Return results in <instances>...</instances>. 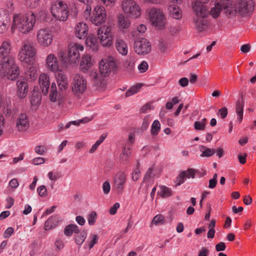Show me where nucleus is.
<instances>
[{
	"instance_id": "1",
	"label": "nucleus",
	"mask_w": 256,
	"mask_h": 256,
	"mask_svg": "<svg viewBox=\"0 0 256 256\" xmlns=\"http://www.w3.org/2000/svg\"><path fill=\"white\" fill-rule=\"evenodd\" d=\"M58 91L56 84H52L50 88L49 98L52 102H58V105H61L64 102L66 96V90L68 88V80L62 70L58 71L56 75Z\"/></svg>"
},
{
	"instance_id": "2",
	"label": "nucleus",
	"mask_w": 256,
	"mask_h": 256,
	"mask_svg": "<svg viewBox=\"0 0 256 256\" xmlns=\"http://www.w3.org/2000/svg\"><path fill=\"white\" fill-rule=\"evenodd\" d=\"M36 21V16L34 12H30L25 14H14L11 27L14 32L16 28L22 34L29 32L33 29Z\"/></svg>"
},
{
	"instance_id": "3",
	"label": "nucleus",
	"mask_w": 256,
	"mask_h": 256,
	"mask_svg": "<svg viewBox=\"0 0 256 256\" xmlns=\"http://www.w3.org/2000/svg\"><path fill=\"white\" fill-rule=\"evenodd\" d=\"M19 74V68L16 65L14 58L12 56L2 58L0 60V76L14 80Z\"/></svg>"
},
{
	"instance_id": "4",
	"label": "nucleus",
	"mask_w": 256,
	"mask_h": 256,
	"mask_svg": "<svg viewBox=\"0 0 256 256\" xmlns=\"http://www.w3.org/2000/svg\"><path fill=\"white\" fill-rule=\"evenodd\" d=\"M84 46L82 45L70 43L65 52L60 51L58 54L60 61L64 64H76L80 58V51H82Z\"/></svg>"
},
{
	"instance_id": "5",
	"label": "nucleus",
	"mask_w": 256,
	"mask_h": 256,
	"mask_svg": "<svg viewBox=\"0 0 256 256\" xmlns=\"http://www.w3.org/2000/svg\"><path fill=\"white\" fill-rule=\"evenodd\" d=\"M148 15L152 24L156 28L162 30L165 28L166 18L160 10L152 8L148 12Z\"/></svg>"
},
{
	"instance_id": "6",
	"label": "nucleus",
	"mask_w": 256,
	"mask_h": 256,
	"mask_svg": "<svg viewBox=\"0 0 256 256\" xmlns=\"http://www.w3.org/2000/svg\"><path fill=\"white\" fill-rule=\"evenodd\" d=\"M71 84L72 92L78 96L82 94L86 89V79L78 74L74 76Z\"/></svg>"
},
{
	"instance_id": "7",
	"label": "nucleus",
	"mask_w": 256,
	"mask_h": 256,
	"mask_svg": "<svg viewBox=\"0 0 256 256\" xmlns=\"http://www.w3.org/2000/svg\"><path fill=\"white\" fill-rule=\"evenodd\" d=\"M118 66L114 58L112 56L102 59L99 63V69L102 76H108L112 72L117 69Z\"/></svg>"
},
{
	"instance_id": "8",
	"label": "nucleus",
	"mask_w": 256,
	"mask_h": 256,
	"mask_svg": "<svg viewBox=\"0 0 256 256\" xmlns=\"http://www.w3.org/2000/svg\"><path fill=\"white\" fill-rule=\"evenodd\" d=\"M36 52L34 46L30 44H25L19 52V60L22 62L30 64L34 60Z\"/></svg>"
},
{
	"instance_id": "9",
	"label": "nucleus",
	"mask_w": 256,
	"mask_h": 256,
	"mask_svg": "<svg viewBox=\"0 0 256 256\" xmlns=\"http://www.w3.org/2000/svg\"><path fill=\"white\" fill-rule=\"evenodd\" d=\"M51 12L54 17L62 21L66 20L68 16L67 6L62 2L53 4L51 6Z\"/></svg>"
},
{
	"instance_id": "10",
	"label": "nucleus",
	"mask_w": 256,
	"mask_h": 256,
	"mask_svg": "<svg viewBox=\"0 0 256 256\" xmlns=\"http://www.w3.org/2000/svg\"><path fill=\"white\" fill-rule=\"evenodd\" d=\"M122 6L123 10L130 18H136L141 14L140 6L132 0H124Z\"/></svg>"
},
{
	"instance_id": "11",
	"label": "nucleus",
	"mask_w": 256,
	"mask_h": 256,
	"mask_svg": "<svg viewBox=\"0 0 256 256\" xmlns=\"http://www.w3.org/2000/svg\"><path fill=\"white\" fill-rule=\"evenodd\" d=\"M252 0H240L236 4L238 13L242 16H249L254 10Z\"/></svg>"
},
{
	"instance_id": "12",
	"label": "nucleus",
	"mask_w": 256,
	"mask_h": 256,
	"mask_svg": "<svg viewBox=\"0 0 256 256\" xmlns=\"http://www.w3.org/2000/svg\"><path fill=\"white\" fill-rule=\"evenodd\" d=\"M134 49L136 54L144 55L150 51L151 45L146 39L138 38L134 42Z\"/></svg>"
},
{
	"instance_id": "13",
	"label": "nucleus",
	"mask_w": 256,
	"mask_h": 256,
	"mask_svg": "<svg viewBox=\"0 0 256 256\" xmlns=\"http://www.w3.org/2000/svg\"><path fill=\"white\" fill-rule=\"evenodd\" d=\"M36 36L40 44L44 47L50 46L52 44L53 39L52 32L47 28H42L38 30Z\"/></svg>"
},
{
	"instance_id": "14",
	"label": "nucleus",
	"mask_w": 256,
	"mask_h": 256,
	"mask_svg": "<svg viewBox=\"0 0 256 256\" xmlns=\"http://www.w3.org/2000/svg\"><path fill=\"white\" fill-rule=\"evenodd\" d=\"M106 12L102 6L95 8L93 15L91 16V22L96 26H100L104 23L106 20Z\"/></svg>"
},
{
	"instance_id": "15",
	"label": "nucleus",
	"mask_w": 256,
	"mask_h": 256,
	"mask_svg": "<svg viewBox=\"0 0 256 256\" xmlns=\"http://www.w3.org/2000/svg\"><path fill=\"white\" fill-rule=\"evenodd\" d=\"M224 12L228 17L235 16L238 12L236 5L233 4L232 0H220Z\"/></svg>"
},
{
	"instance_id": "16",
	"label": "nucleus",
	"mask_w": 256,
	"mask_h": 256,
	"mask_svg": "<svg viewBox=\"0 0 256 256\" xmlns=\"http://www.w3.org/2000/svg\"><path fill=\"white\" fill-rule=\"evenodd\" d=\"M126 180V175L123 172L118 173L114 178L113 188L118 192H122L124 187Z\"/></svg>"
},
{
	"instance_id": "17",
	"label": "nucleus",
	"mask_w": 256,
	"mask_h": 256,
	"mask_svg": "<svg viewBox=\"0 0 256 256\" xmlns=\"http://www.w3.org/2000/svg\"><path fill=\"white\" fill-rule=\"evenodd\" d=\"M16 127L18 131L24 132L29 127V120L26 114L18 115L16 122Z\"/></svg>"
},
{
	"instance_id": "18",
	"label": "nucleus",
	"mask_w": 256,
	"mask_h": 256,
	"mask_svg": "<svg viewBox=\"0 0 256 256\" xmlns=\"http://www.w3.org/2000/svg\"><path fill=\"white\" fill-rule=\"evenodd\" d=\"M192 10L195 14L194 17L208 16L210 14L204 4L195 2L192 6Z\"/></svg>"
},
{
	"instance_id": "19",
	"label": "nucleus",
	"mask_w": 256,
	"mask_h": 256,
	"mask_svg": "<svg viewBox=\"0 0 256 256\" xmlns=\"http://www.w3.org/2000/svg\"><path fill=\"white\" fill-rule=\"evenodd\" d=\"M16 95L20 98L26 97L28 90V84L25 82L24 78H20V80L16 82Z\"/></svg>"
},
{
	"instance_id": "20",
	"label": "nucleus",
	"mask_w": 256,
	"mask_h": 256,
	"mask_svg": "<svg viewBox=\"0 0 256 256\" xmlns=\"http://www.w3.org/2000/svg\"><path fill=\"white\" fill-rule=\"evenodd\" d=\"M46 64L48 70L52 72L59 71V64L56 57L54 54H50L46 58Z\"/></svg>"
},
{
	"instance_id": "21",
	"label": "nucleus",
	"mask_w": 256,
	"mask_h": 256,
	"mask_svg": "<svg viewBox=\"0 0 256 256\" xmlns=\"http://www.w3.org/2000/svg\"><path fill=\"white\" fill-rule=\"evenodd\" d=\"M208 16L194 17V22L196 30L202 32L206 30L208 26V21L206 19Z\"/></svg>"
},
{
	"instance_id": "22",
	"label": "nucleus",
	"mask_w": 256,
	"mask_h": 256,
	"mask_svg": "<svg viewBox=\"0 0 256 256\" xmlns=\"http://www.w3.org/2000/svg\"><path fill=\"white\" fill-rule=\"evenodd\" d=\"M39 84L42 93L46 95L50 86L49 76L46 74H42L39 76Z\"/></svg>"
},
{
	"instance_id": "23",
	"label": "nucleus",
	"mask_w": 256,
	"mask_h": 256,
	"mask_svg": "<svg viewBox=\"0 0 256 256\" xmlns=\"http://www.w3.org/2000/svg\"><path fill=\"white\" fill-rule=\"evenodd\" d=\"M10 18L4 10H0V34H4L8 29Z\"/></svg>"
},
{
	"instance_id": "24",
	"label": "nucleus",
	"mask_w": 256,
	"mask_h": 256,
	"mask_svg": "<svg viewBox=\"0 0 256 256\" xmlns=\"http://www.w3.org/2000/svg\"><path fill=\"white\" fill-rule=\"evenodd\" d=\"M88 27L84 22L78 23L75 28L76 36L80 39L84 38L88 34Z\"/></svg>"
},
{
	"instance_id": "25",
	"label": "nucleus",
	"mask_w": 256,
	"mask_h": 256,
	"mask_svg": "<svg viewBox=\"0 0 256 256\" xmlns=\"http://www.w3.org/2000/svg\"><path fill=\"white\" fill-rule=\"evenodd\" d=\"M136 58L134 56L130 55L123 62L122 67L124 70L132 72L135 68Z\"/></svg>"
},
{
	"instance_id": "26",
	"label": "nucleus",
	"mask_w": 256,
	"mask_h": 256,
	"mask_svg": "<svg viewBox=\"0 0 256 256\" xmlns=\"http://www.w3.org/2000/svg\"><path fill=\"white\" fill-rule=\"evenodd\" d=\"M91 66V56L88 54L83 56L80 64V69L84 72H86L90 68Z\"/></svg>"
},
{
	"instance_id": "27",
	"label": "nucleus",
	"mask_w": 256,
	"mask_h": 256,
	"mask_svg": "<svg viewBox=\"0 0 256 256\" xmlns=\"http://www.w3.org/2000/svg\"><path fill=\"white\" fill-rule=\"evenodd\" d=\"M103 32L104 30L102 29H98V36L100 40V42L104 46H110L112 44V38L108 37L106 36V38L104 39V36H103Z\"/></svg>"
},
{
	"instance_id": "28",
	"label": "nucleus",
	"mask_w": 256,
	"mask_h": 256,
	"mask_svg": "<svg viewBox=\"0 0 256 256\" xmlns=\"http://www.w3.org/2000/svg\"><path fill=\"white\" fill-rule=\"evenodd\" d=\"M244 107V100L243 96L241 95V98L236 102V112L238 116V120L240 123L243 118V110Z\"/></svg>"
},
{
	"instance_id": "29",
	"label": "nucleus",
	"mask_w": 256,
	"mask_h": 256,
	"mask_svg": "<svg viewBox=\"0 0 256 256\" xmlns=\"http://www.w3.org/2000/svg\"><path fill=\"white\" fill-rule=\"evenodd\" d=\"M116 46L118 51L122 55L125 56L128 53V46L125 41L121 39H118L116 41Z\"/></svg>"
},
{
	"instance_id": "30",
	"label": "nucleus",
	"mask_w": 256,
	"mask_h": 256,
	"mask_svg": "<svg viewBox=\"0 0 256 256\" xmlns=\"http://www.w3.org/2000/svg\"><path fill=\"white\" fill-rule=\"evenodd\" d=\"M170 15L172 18L176 19H180L182 18V12L180 8L178 6H170L169 8Z\"/></svg>"
},
{
	"instance_id": "31",
	"label": "nucleus",
	"mask_w": 256,
	"mask_h": 256,
	"mask_svg": "<svg viewBox=\"0 0 256 256\" xmlns=\"http://www.w3.org/2000/svg\"><path fill=\"white\" fill-rule=\"evenodd\" d=\"M10 50V43L7 41H4L0 46V57L11 56L8 54Z\"/></svg>"
},
{
	"instance_id": "32",
	"label": "nucleus",
	"mask_w": 256,
	"mask_h": 256,
	"mask_svg": "<svg viewBox=\"0 0 256 256\" xmlns=\"http://www.w3.org/2000/svg\"><path fill=\"white\" fill-rule=\"evenodd\" d=\"M86 44L87 46H89L93 50H96L98 48V42L97 38L94 34L88 36L86 40Z\"/></svg>"
},
{
	"instance_id": "33",
	"label": "nucleus",
	"mask_w": 256,
	"mask_h": 256,
	"mask_svg": "<svg viewBox=\"0 0 256 256\" xmlns=\"http://www.w3.org/2000/svg\"><path fill=\"white\" fill-rule=\"evenodd\" d=\"M28 65V67L27 68V70L25 72L26 77L31 80H34L37 78L36 68L31 64Z\"/></svg>"
},
{
	"instance_id": "34",
	"label": "nucleus",
	"mask_w": 256,
	"mask_h": 256,
	"mask_svg": "<svg viewBox=\"0 0 256 256\" xmlns=\"http://www.w3.org/2000/svg\"><path fill=\"white\" fill-rule=\"evenodd\" d=\"M74 232L75 234L79 232L78 228L76 224H69L64 228V234L66 236H71Z\"/></svg>"
},
{
	"instance_id": "35",
	"label": "nucleus",
	"mask_w": 256,
	"mask_h": 256,
	"mask_svg": "<svg viewBox=\"0 0 256 256\" xmlns=\"http://www.w3.org/2000/svg\"><path fill=\"white\" fill-rule=\"evenodd\" d=\"M200 150L202 152L200 154V156L202 157H210L213 156L216 152L214 149H210L204 146H201L200 148Z\"/></svg>"
},
{
	"instance_id": "36",
	"label": "nucleus",
	"mask_w": 256,
	"mask_h": 256,
	"mask_svg": "<svg viewBox=\"0 0 256 256\" xmlns=\"http://www.w3.org/2000/svg\"><path fill=\"white\" fill-rule=\"evenodd\" d=\"M118 24L122 28H128L130 24V20L127 18H124L122 14L118 16Z\"/></svg>"
},
{
	"instance_id": "37",
	"label": "nucleus",
	"mask_w": 256,
	"mask_h": 256,
	"mask_svg": "<svg viewBox=\"0 0 256 256\" xmlns=\"http://www.w3.org/2000/svg\"><path fill=\"white\" fill-rule=\"evenodd\" d=\"M222 10V8L221 4V2H220L217 3L215 5L214 7L212 8L210 11V14L214 18H216L219 16L220 12Z\"/></svg>"
},
{
	"instance_id": "38",
	"label": "nucleus",
	"mask_w": 256,
	"mask_h": 256,
	"mask_svg": "<svg viewBox=\"0 0 256 256\" xmlns=\"http://www.w3.org/2000/svg\"><path fill=\"white\" fill-rule=\"evenodd\" d=\"M57 222V218L56 216H52L49 218L44 223V229L48 230L54 227Z\"/></svg>"
},
{
	"instance_id": "39",
	"label": "nucleus",
	"mask_w": 256,
	"mask_h": 256,
	"mask_svg": "<svg viewBox=\"0 0 256 256\" xmlns=\"http://www.w3.org/2000/svg\"><path fill=\"white\" fill-rule=\"evenodd\" d=\"M160 191L158 192V194L162 198H168L172 196V190L166 186H160Z\"/></svg>"
},
{
	"instance_id": "40",
	"label": "nucleus",
	"mask_w": 256,
	"mask_h": 256,
	"mask_svg": "<svg viewBox=\"0 0 256 256\" xmlns=\"http://www.w3.org/2000/svg\"><path fill=\"white\" fill-rule=\"evenodd\" d=\"M87 236V232L86 230H83L81 232H78L76 236L75 241L77 244L82 245L84 242Z\"/></svg>"
},
{
	"instance_id": "41",
	"label": "nucleus",
	"mask_w": 256,
	"mask_h": 256,
	"mask_svg": "<svg viewBox=\"0 0 256 256\" xmlns=\"http://www.w3.org/2000/svg\"><path fill=\"white\" fill-rule=\"evenodd\" d=\"M41 96L38 92L34 89L32 95L31 96L30 102L32 105H36L40 103Z\"/></svg>"
},
{
	"instance_id": "42",
	"label": "nucleus",
	"mask_w": 256,
	"mask_h": 256,
	"mask_svg": "<svg viewBox=\"0 0 256 256\" xmlns=\"http://www.w3.org/2000/svg\"><path fill=\"white\" fill-rule=\"evenodd\" d=\"M165 222L164 217L162 214H158L154 218L152 221L151 225L152 224L155 225L163 224Z\"/></svg>"
},
{
	"instance_id": "43",
	"label": "nucleus",
	"mask_w": 256,
	"mask_h": 256,
	"mask_svg": "<svg viewBox=\"0 0 256 256\" xmlns=\"http://www.w3.org/2000/svg\"><path fill=\"white\" fill-rule=\"evenodd\" d=\"M160 129V124L158 120H154L152 126L151 134L152 135H157Z\"/></svg>"
},
{
	"instance_id": "44",
	"label": "nucleus",
	"mask_w": 256,
	"mask_h": 256,
	"mask_svg": "<svg viewBox=\"0 0 256 256\" xmlns=\"http://www.w3.org/2000/svg\"><path fill=\"white\" fill-rule=\"evenodd\" d=\"M142 87V84H136L132 86L126 93V96H130L138 92Z\"/></svg>"
},
{
	"instance_id": "45",
	"label": "nucleus",
	"mask_w": 256,
	"mask_h": 256,
	"mask_svg": "<svg viewBox=\"0 0 256 256\" xmlns=\"http://www.w3.org/2000/svg\"><path fill=\"white\" fill-rule=\"evenodd\" d=\"M90 76L95 85H98L101 81V76L96 70H92L90 72Z\"/></svg>"
},
{
	"instance_id": "46",
	"label": "nucleus",
	"mask_w": 256,
	"mask_h": 256,
	"mask_svg": "<svg viewBox=\"0 0 256 256\" xmlns=\"http://www.w3.org/2000/svg\"><path fill=\"white\" fill-rule=\"evenodd\" d=\"M186 171L182 172L176 177L175 181L176 186H180L184 182V180L186 178Z\"/></svg>"
},
{
	"instance_id": "47",
	"label": "nucleus",
	"mask_w": 256,
	"mask_h": 256,
	"mask_svg": "<svg viewBox=\"0 0 256 256\" xmlns=\"http://www.w3.org/2000/svg\"><path fill=\"white\" fill-rule=\"evenodd\" d=\"M97 218V214L96 213L94 212H91L88 215V224L90 226L94 225L96 221Z\"/></svg>"
},
{
	"instance_id": "48",
	"label": "nucleus",
	"mask_w": 256,
	"mask_h": 256,
	"mask_svg": "<svg viewBox=\"0 0 256 256\" xmlns=\"http://www.w3.org/2000/svg\"><path fill=\"white\" fill-rule=\"evenodd\" d=\"M4 8L8 12H12L14 7V2L12 0H6L4 2Z\"/></svg>"
},
{
	"instance_id": "49",
	"label": "nucleus",
	"mask_w": 256,
	"mask_h": 256,
	"mask_svg": "<svg viewBox=\"0 0 256 256\" xmlns=\"http://www.w3.org/2000/svg\"><path fill=\"white\" fill-rule=\"evenodd\" d=\"M37 192L40 196L44 197L47 196V189L44 186H40L37 189Z\"/></svg>"
},
{
	"instance_id": "50",
	"label": "nucleus",
	"mask_w": 256,
	"mask_h": 256,
	"mask_svg": "<svg viewBox=\"0 0 256 256\" xmlns=\"http://www.w3.org/2000/svg\"><path fill=\"white\" fill-rule=\"evenodd\" d=\"M148 68V63L144 60L142 61L140 64L138 66V69L140 71V72H145Z\"/></svg>"
},
{
	"instance_id": "51",
	"label": "nucleus",
	"mask_w": 256,
	"mask_h": 256,
	"mask_svg": "<svg viewBox=\"0 0 256 256\" xmlns=\"http://www.w3.org/2000/svg\"><path fill=\"white\" fill-rule=\"evenodd\" d=\"M48 176L50 180H55L61 176V174L59 172L53 173L52 172L48 174Z\"/></svg>"
},
{
	"instance_id": "52",
	"label": "nucleus",
	"mask_w": 256,
	"mask_h": 256,
	"mask_svg": "<svg viewBox=\"0 0 256 256\" xmlns=\"http://www.w3.org/2000/svg\"><path fill=\"white\" fill-rule=\"evenodd\" d=\"M46 150V148L42 146H38L35 148L36 152L40 155H43Z\"/></svg>"
},
{
	"instance_id": "53",
	"label": "nucleus",
	"mask_w": 256,
	"mask_h": 256,
	"mask_svg": "<svg viewBox=\"0 0 256 256\" xmlns=\"http://www.w3.org/2000/svg\"><path fill=\"white\" fill-rule=\"evenodd\" d=\"M186 171V178H194L195 177L196 172H197L194 168H188Z\"/></svg>"
},
{
	"instance_id": "54",
	"label": "nucleus",
	"mask_w": 256,
	"mask_h": 256,
	"mask_svg": "<svg viewBox=\"0 0 256 256\" xmlns=\"http://www.w3.org/2000/svg\"><path fill=\"white\" fill-rule=\"evenodd\" d=\"M98 29L104 30L103 36H104V39H106V36H108V37H112L110 28L109 27L102 26L99 28Z\"/></svg>"
},
{
	"instance_id": "55",
	"label": "nucleus",
	"mask_w": 256,
	"mask_h": 256,
	"mask_svg": "<svg viewBox=\"0 0 256 256\" xmlns=\"http://www.w3.org/2000/svg\"><path fill=\"white\" fill-rule=\"evenodd\" d=\"M39 1L40 0H26V4L31 8H36L38 6Z\"/></svg>"
},
{
	"instance_id": "56",
	"label": "nucleus",
	"mask_w": 256,
	"mask_h": 256,
	"mask_svg": "<svg viewBox=\"0 0 256 256\" xmlns=\"http://www.w3.org/2000/svg\"><path fill=\"white\" fill-rule=\"evenodd\" d=\"M228 108L226 107H224L218 110V114H219L222 118H224L228 115Z\"/></svg>"
},
{
	"instance_id": "57",
	"label": "nucleus",
	"mask_w": 256,
	"mask_h": 256,
	"mask_svg": "<svg viewBox=\"0 0 256 256\" xmlns=\"http://www.w3.org/2000/svg\"><path fill=\"white\" fill-rule=\"evenodd\" d=\"M44 158L41 157L36 158L32 160V164L34 165L42 164H44Z\"/></svg>"
},
{
	"instance_id": "58",
	"label": "nucleus",
	"mask_w": 256,
	"mask_h": 256,
	"mask_svg": "<svg viewBox=\"0 0 256 256\" xmlns=\"http://www.w3.org/2000/svg\"><path fill=\"white\" fill-rule=\"evenodd\" d=\"M149 125V118L148 116H146L143 120V122L142 126V129L144 130H146Z\"/></svg>"
},
{
	"instance_id": "59",
	"label": "nucleus",
	"mask_w": 256,
	"mask_h": 256,
	"mask_svg": "<svg viewBox=\"0 0 256 256\" xmlns=\"http://www.w3.org/2000/svg\"><path fill=\"white\" fill-rule=\"evenodd\" d=\"M102 188L104 193L105 194H108L110 192V183L108 182H104L102 185Z\"/></svg>"
},
{
	"instance_id": "60",
	"label": "nucleus",
	"mask_w": 256,
	"mask_h": 256,
	"mask_svg": "<svg viewBox=\"0 0 256 256\" xmlns=\"http://www.w3.org/2000/svg\"><path fill=\"white\" fill-rule=\"evenodd\" d=\"M120 206V204L119 203H118V202L115 203L114 204V205L110 210V211H109L110 214L112 215L116 214V212L117 210L118 209V208H119Z\"/></svg>"
},
{
	"instance_id": "61",
	"label": "nucleus",
	"mask_w": 256,
	"mask_h": 256,
	"mask_svg": "<svg viewBox=\"0 0 256 256\" xmlns=\"http://www.w3.org/2000/svg\"><path fill=\"white\" fill-rule=\"evenodd\" d=\"M226 244L224 242H220L216 246V249L217 252L223 251L226 249Z\"/></svg>"
},
{
	"instance_id": "62",
	"label": "nucleus",
	"mask_w": 256,
	"mask_h": 256,
	"mask_svg": "<svg viewBox=\"0 0 256 256\" xmlns=\"http://www.w3.org/2000/svg\"><path fill=\"white\" fill-rule=\"evenodd\" d=\"M178 84L181 86L185 87L188 84V80L185 77L182 78L179 80Z\"/></svg>"
},
{
	"instance_id": "63",
	"label": "nucleus",
	"mask_w": 256,
	"mask_h": 256,
	"mask_svg": "<svg viewBox=\"0 0 256 256\" xmlns=\"http://www.w3.org/2000/svg\"><path fill=\"white\" fill-rule=\"evenodd\" d=\"M194 127L196 130H202L205 129L204 126H203L202 124L200 122L196 121L194 123Z\"/></svg>"
},
{
	"instance_id": "64",
	"label": "nucleus",
	"mask_w": 256,
	"mask_h": 256,
	"mask_svg": "<svg viewBox=\"0 0 256 256\" xmlns=\"http://www.w3.org/2000/svg\"><path fill=\"white\" fill-rule=\"evenodd\" d=\"M14 232V229L12 227L8 228L4 232V238H8Z\"/></svg>"
}]
</instances>
